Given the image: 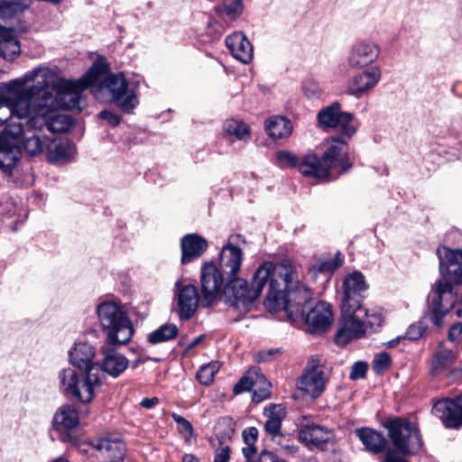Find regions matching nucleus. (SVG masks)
Returning <instances> with one entry per match:
<instances>
[{"label": "nucleus", "instance_id": "nucleus-41", "mask_svg": "<svg viewBox=\"0 0 462 462\" xmlns=\"http://www.w3.org/2000/svg\"><path fill=\"white\" fill-rule=\"evenodd\" d=\"M178 328L174 324H164L148 335V341L152 344H159L171 340L178 335Z\"/></svg>", "mask_w": 462, "mask_h": 462}, {"label": "nucleus", "instance_id": "nucleus-45", "mask_svg": "<svg viewBox=\"0 0 462 462\" xmlns=\"http://www.w3.org/2000/svg\"><path fill=\"white\" fill-rule=\"evenodd\" d=\"M218 362H211L202 365L197 374V378L200 383L204 385H210L213 383L215 374L219 370Z\"/></svg>", "mask_w": 462, "mask_h": 462}, {"label": "nucleus", "instance_id": "nucleus-62", "mask_svg": "<svg viewBox=\"0 0 462 462\" xmlns=\"http://www.w3.org/2000/svg\"><path fill=\"white\" fill-rule=\"evenodd\" d=\"M462 333V323L457 322L451 326L448 331V337L451 340H456Z\"/></svg>", "mask_w": 462, "mask_h": 462}, {"label": "nucleus", "instance_id": "nucleus-28", "mask_svg": "<svg viewBox=\"0 0 462 462\" xmlns=\"http://www.w3.org/2000/svg\"><path fill=\"white\" fill-rule=\"evenodd\" d=\"M76 155V147L68 139L54 138L49 140L46 156L49 162L65 164L71 162Z\"/></svg>", "mask_w": 462, "mask_h": 462}, {"label": "nucleus", "instance_id": "nucleus-26", "mask_svg": "<svg viewBox=\"0 0 462 462\" xmlns=\"http://www.w3.org/2000/svg\"><path fill=\"white\" fill-rule=\"evenodd\" d=\"M304 317L310 332L316 334L327 331L334 319L331 305L324 301L319 302Z\"/></svg>", "mask_w": 462, "mask_h": 462}, {"label": "nucleus", "instance_id": "nucleus-33", "mask_svg": "<svg viewBox=\"0 0 462 462\" xmlns=\"http://www.w3.org/2000/svg\"><path fill=\"white\" fill-rule=\"evenodd\" d=\"M299 171L305 177H312L319 180H325L329 175L322 156L318 157L313 153L306 154L301 158L299 164Z\"/></svg>", "mask_w": 462, "mask_h": 462}, {"label": "nucleus", "instance_id": "nucleus-59", "mask_svg": "<svg viewBox=\"0 0 462 462\" xmlns=\"http://www.w3.org/2000/svg\"><path fill=\"white\" fill-rule=\"evenodd\" d=\"M230 457V449L227 446L216 451L214 462H228Z\"/></svg>", "mask_w": 462, "mask_h": 462}, {"label": "nucleus", "instance_id": "nucleus-3", "mask_svg": "<svg viewBox=\"0 0 462 462\" xmlns=\"http://www.w3.org/2000/svg\"><path fill=\"white\" fill-rule=\"evenodd\" d=\"M59 79L54 69L38 67L23 77L0 83V102L14 103L16 113H25L36 97L55 90Z\"/></svg>", "mask_w": 462, "mask_h": 462}, {"label": "nucleus", "instance_id": "nucleus-23", "mask_svg": "<svg viewBox=\"0 0 462 462\" xmlns=\"http://www.w3.org/2000/svg\"><path fill=\"white\" fill-rule=\"evenodd\" d=\"M239 237V235L230 236L227 244L222 247L219 254L218 269L226 274L227 280L236 277L241 268L243 252L233 245L235 239Z\"/></svg>", "mask_w": 462, "mask_h": 462}, {"label": "nucleus", "instance_id": "nucleus-14", "mask_svg": "<svg viewBox=\"0 0 462 462\" xmlns=\"http://www.w3.org/2000/svg\"><path fill=\"white\" fill-rule=\"evenodd\" d=\"M82 451L86 462H122L125 456V445L118 439L100 438L91 440Z\"/></svg>", "mask_w": 462, "mask_h": 462}, {"label": "nucleus", "instance_id": "nucleus-5", "mask_svg": "<svg viewBox=\"0 0 462 462\" xmlns=\"http://www.w3.org/2000/svg\"><path fill=\"white\" fill-rule=\"evenodd\" d=\"M273 272V264L266 262L255 271L251 286L242 278L227 280L224 290L226 302L240 314L247 313L253 309L264 285L267 282L270 284Z\"/></svg>", "mask_w": 462, "mask_h": 462}, {"label": "nucleus", "instance_id": "nucleus-54", "mask_svg": "<svg viewBox=\"0 0 462 462\" xmlns=\"http://www.w3.org/2000/svg\"><path fill=\"white\" fill-rule=\"evenodd\" d=\"M368 365L365 362H356L351 368L349 378L351 380H358L365 377Z\"/></svg>", "mask_w": 462, "mask_h": 462}, {"label": "nucleus", "instance_id": "nucleus-47", "mask_svg": "<svg viewBox=\"0 0 462 462\" xmlns=\"http://www.w3.org/2000/svg\"><path fill=\"white\" fill-rule=\"evenodd\" d=\"M271 384L263 374V380H259L257 385L253 388L252 399L255 402H260L267 399L271 394Z\"/></svg>", "mask_w": 462, "mask_h": 462}, {"label": "nucleus", "instance_id": "nucleus-39", "mask_svg": "<svg viewBox=\"0 0 462 462\" xmlns=\"http://www.w3.org/2000/svg\"><path fill=\"white\" fill-rule=\"evenodd\" d=\"M224 131L226 134L234 136L239 141L247 142L251 136L249 126L236 119L226 120L224 124Z\"/></svg>", "mask_w": 462, "mask_h": 462}, {"label": "nucleus", "instance_id": "nucleus-2", "mask_svg": "<svg viewBox=\"0 0 462 462\" xmlns=\"http://www.w3.org/2000/svg\"><path fill=\"white\" fill-rule=\"evenodd\" d=\"M439 272L444 279L439 280L430 295L429 310L425 314L437 328L445 324V317L457 301L453 284H462V249L439 247Z\"/></svg>", "mask_w": 462, "mask_h": 462}, {"label": "nucleus", "instance_id": "nucleus-9", "mask_svg": "<svg viewBox=\"0 0 462 462\" xmlns=\"http://www.w3.org/2000/svg\"><path fill=\"white\" fill-rule=\"evenodd\" d=\"M40 100L35 99L31 106L26 107L25 113H17L23 125L32 129L42 131L44 127L51 133H64L69 130L72 125V118L64 114H60V109L50 111H39Z\"/></svg>", "mask_w": 462, "mask_h": 462}, {"label": "nucleus", "instance_id": "nucleus-51", "mask_svg": "<svg viewBox=\"0 0 462 462\" xmlns=\"http://www.w3.org/2000/svg\"><path fill=\"white\" fill-rule=\"evenodd\" d=\"M392 364L391 356L386 352L375 355L373 361V369L376 374H382L390 368Z\"/></svg>", "mask_w": 462, "mask_h": 462}, {"label": "nucleus", "instance_id": "nucleus-43", "mask_svg": "<svg viewBox=\"0 0 462 462\" xmlns=\"http://www.w3.org/2000/svg\"><path fill=\"white\" fill-rule=\"evenodd\" d=\"M19 42L12 36H0V56L5 60H14L20 54Z\"/></svg>", "mask_w": 462, "mask_h": 462}, {"label": "nucleus", "instance_id": "nucleus-20", "mask_svg": "<svg viewBox=\"0 0 462 462\" xmlns=\"http://www.w3.org/2000/svg\"><path fill=\"white\" fill-rule=\"evenodd\" d=\"M432 412L446 428L460 429L462 427V394L438 401L432 408Z\"/></svg>", "mask_w": 462, "mask_h": 462}, {"label": "nucleus", "instance_id": "nucleus-13", "mask_svg": "<svg viewBox=\"0 0 462 462\" xmlns=\"http://www.w3.org/2000/svg\"><path fill=\"white\" fill-rule=\"evenodd\" d=\"M227 279L213 263H206L200 272L201 306L210 307L215 301L224 297Z\"/></svg>", "mask_w": 462, "mask_h": 462}, {"label": "nucleus", "instance_id": "nucleus-15", "mask_svg": "<svg viewBox=\"0 0 462 462\" xmlns=\"http://www.w3.org/2000/svg\"><path fill=\"white\" fill-rule=\"evenodd\" d=\"M317 118L321 126L337 129L344 136L348 138L352 137L356 132V126L353 123V114L342 112L340 104L337 102L322 108L318 113Z\"/></svg>", "mask_w": 462, "mask_h": 462}, {"label": "nucleus", "instance_id": "nucleus-29", "mask_svg": "<svg viewBox=\"0 0 462 462\" xmlns=\"http://www.w3.org/2000/svg\"><path fill=\"white\" fill-rule=\"evenodd\" d=\"M79 423V415L77 408L73 404H63L55 412L52 420L55 430L65 433L68 439H71L70 431L78 427Z\"/></svg>", "mask_w": 462, "mask_h": 462}, {"label": "nucleus", "instance_id": "nucleus-32", "mask_svg": "<svg viewBox=\"0 0 462 462\" xmlns=\"http://www.w3.org/2000/svg\"><path fill=\"white\" fill-rule=\"evenodd\" d=\"M208 243L206 239L196 234L184 236L180 241L181 263H189L200 257L207 250Z\"/></svg>", "mask_w": 462, "mask_h": 462}, {"label": "nucleus", "instance_id": "nucleus-40", "mask_svg": "<svg viewBox=\"0 0 462 462\" xmlns=\"http://www.w3.org/2000/svg\"><path fill=\"white\" fill-rule=\"evenodd\" d=\"M259 380H263V374L258 368H252L234 386V393L239 394L243 392L251 391L257 385Z\"/></svg>", "mask_w": 462, "mask_h": 462}, {"label": "nucleus", "instance_id": "nucleus-37", "mask_svg": "<svg viewBox=\"0 0 462 462\" xmlns=\"http://www.w3.org/2000/svg\"><path fill=\"white\" fill-rule=\"evenodd\" d=\"M28 7L24 0H0V22H7Z\"/></svg>", "mask_w": 462, "mask_h": 462}, {"label": "nucleus", "instance_id": "nucleus-52", "mask_svg": "<svg viewBox=\"0 0 462 462\" xmlns=\"http://www.w3.org/2000/svg\"><path fill=\"white\" fill-rule=\"evenodd\" d=\"M302 90L304 96L309 99H318L322 95V89L319 84L315 80H307L303 83Z\"/></svg>", "mask_w": 462, "mask_h": 462}, {"label": "nucleus", "instance_id": "nucleus-22", "mask_svg": "<svg viewBox=\"0 0 462 462\" xmlns=\"http://www.w3.org/2000/svg\"><path fill=\"white\" fill-rule=\"evenodd\" d=\"M380 55V47L372 42H356L350 46L346 63L350 69H358L374 63Z\"/></svg>", "mask_w": 462, "mask_h": 462}, {"label": "nucleus", "instance_id": "nucleus-12", "mask_svg": "<svg viewBox=\"0 0 462 462\" xmlns=\"http://www.w3.org/2000/svg\"><path fill=\"white\" fill-rule=\"evenodd\" d=\"M23 123L19 121L9 124L0 133V170L10 174L21 156V135L23 134Z\"/></svg>", "mask_w": 462, "mask_h": 462}, {"label": "nucleus", "instance_id": "nucleus-30", "mask_svg": "<svg viewBox=\"0 0 462 462\" xmlns=\"http://www.w3.org/2000/svg\"><path fill=\"white\" fill-rule=\"evenodd\" d=\"M226 45L233 57L243 64H248L254 57V48L244 32H235L226 38Z\"/></svg>", "mask_w": 462, "mask_h": 462}, {"label": "nucleus", "instance_id": "nucleus-56", "mask_svg": "<svg viewBox=\"0 0 462 462\" xmlns=\"http://www.w3.org/2000/svg\"><path fill=\"white\" fill-rule=\"evenodd\" d=\"M280 354L279 349H263L255 354L254 359L258 363L272 361Z\"/></svg>", "mask_w": 462, "mask_h": 462}, {"label": "nucleus", "instance_id": "nucleus-16", "mask_svg": "<svg viewBox=\"0 0 462 462\" xmlns=\"http://www.w3.org/2000/svg\"><path fill=\"white\" fill-rule=\"evenodd\" d=\"M175 311L180 320L190 319L197 312L201 300L195 285L177 281L174 286Z\"/></svg>", "mask_w": 462, "mask_h": 462}, {"label": "nucleus", "instance_id": "nucleus-27", "mask_svg": "<svg viewBox=\"0 0 462 462\" xmlns=\"http://www.w3.org/2000/svg\"><path fill=\"white\" fill-rule=\"evenodd\" d=\"M101 352L104 356L103 361L99 363L97 373L101 377L103 373H106L114 378L118 377L128 366V360L122 354L111 347L102 346Z\"/></svg>", "mask_w": 462, "mask_h": 462}, {"label": "nucleus", "instance_id": "nucleus-50", "mask_svg": "<svg viewBox=\"0 0 462 462\" xmlns=\"http://www.w3.org/2000/svg\"><path fill=\"white\" fill-rule=\"evenodd\" d=\"M276 160L279 163V166L282 168L296 167V166L299 167V164L300 162V161L295 154H293L288 151L277 152H276Z\"/></svg>", "mask_w": 462, "mask_h": 462}, {"label": "nucleus", "instance_id": "nucleus-7", "mask_svg": "<svg viewBox=\"0 0 462 462\" xmlns=\"http://www.w3.org/2000/svg\"><path fill=\"white\" fill-rule=\"evenodd\" d=\"M97 314L108 344H126L132 338L134 328L121 305L114 300H103L97 307Z\"/></svg>", "mask_w": 462, "mask_h": 462}, {"label": "nucleus", "instance_id": "nucleus-64", "mask_svg": "<svg viewBox=\"0 0 462 462\" xmlns=\"http://www.w3.org/2000/svg\"><path fill=\"white\" fill-rule=\"evenodd\" d=\"M158 403H159V399L157 397H152V398L143 399L140 405L145 409H152Z\"/></svg>", "mask_w": 462, "mask_h": 462}, {"label": "nucleus", "instance_id": "nucleus-36", "mask_svg": "<svg viewBox=\"0 0 462 462\" xmlns=\"http://www.w3.org/2000/svg\"><path fill=\"white\" fill-rule=\"evenodd\" d=\"M264 413L268 417L264 424L265 430L273 435L277 434L285 413L284 409L281 405L271 404L265 408Z\"/></svg>", "mask_w": 462, "mask_h": 462}, {"label": "nucleus", "instance_id": "nucleus-10", "mask_svg": "<svg viewBox=\"0 0 462 462\" xmlns=\"http://www.w3.org/2000/svg\"><path fill=\"white\" fill-rule=\"evenodd\" d=\"M388 436L396 451L415 455L422 446L417 426L405 419L397 418L387 423Z\"/></svg>", "mask_w": 462, "mask_h": 462}, {"label": "nucleus", "instance_id": "nucleus-1", "mask_svg": "<svg viewBox=\"0 0 462 462\" xmlns=\"http://www.w3.org/2000/svg\"><path fill=\"white\" fill-rule=\"evenodd\" d=\"M312 300L311 291L300 283L298 273L289 261L273 264L264 306L269 311L283 310L291 320L304 318L305 309Z\"/></svg>", "mask_w": 462, "mask_h": 462}, {"label": "nucleus", "instance_id": "nucleus-49", "mask_svg": "<svg viewBox=\"0 0 462 462\" xmlns=\"http://www.w3.org/2000/svg\"><path fill=\"white\" fill-rule=\"evenodd\" d=\"M223 11L231 19H236L243 13V0H223Z\"/></svg>", "mask_w": 462, "mask_h": 462}, {"label": "nucleus", "instance_id": "nucleus-55", "mask_svg": "<svg viewBox=\"0 0 462 462\" xmlns=\"http://www.w3.org/2000/svg\"><path fill=\"white\" fill-rule=\"evenodd\" d=\"M3 109H6L7 112L10 114V124H15L19 121H21L20 116H18V114L14 111V103H3L0 102V111ZM8 120L7 117L0 116V125H4L5 122Z\"/></svg>", "mask_w": 462, "mask_h": 462}, {"label": "nucleus", "instance_id": "nucleus-42", "mask_svg": "<svg viewBox=\"0 0 462 462\" xmlns=\"http://www.w3.org/2000/svg\"><path fill=\"white\" fill-rule=\"evenodd\" d=\"M48 143L49 140L47 138H43L39 133H34L24 138L23 148L29 155L35 156L44 151L46 152Z\"/></svg>", "mask_w": 462, "mask_h": 462}, {"label": "nucleus", "instance_id": "nucleus-31", "mask_svg": "<svg viewBox=\"0 0 462 462\" xmlns=\"http://www.w3.org/2000/svg\"><path fill=\"white\" fill-rule=\"evenodd\" d=\"M69 356L70 364L86 373L93 367L96 371L97 370V367L99 366V362L93 363L95 350L92 345L88 342L79 341L75 343Z\"/></svg>", "mask_w": 462, "mask_h": 462}, {"label": "nucleus", "instance_id": "nucleus-44", "mask_svg": "<svg viewBox=\"0 0 462 462\" xmlns=\"http://www.w3.org/2000/svg\"><path fill=\"white\" fill-rule=\"evenodd\" d=\"M366 329L370 328L372 330H375L380 328L383 322V317L381 310L379 309H364L361 312Z\"/></svg>", "mask_w": 462, "mask_h": 462}, {"label": "nucleus", "instance_id": "nucleus-11", "mask_svg": "<svg viewBox=\"0 0 462 462\" xmlns=\"http://www.w3.org/2000/svg\"><path fill=\"white\" fill-rule=\"evenodd\" d=\"M330 375V368L320 358L311 357L299 378L298 389L311 399H317L325 392Z\"/></svg>", "mask_w": 462, "mask_h": 462}, {"label": "nucleus", "instance_id": "nucleus-17", "mask_svg": "<svg viewBox=\"0 0 462 462\" xmlns=\"http://www.w3.org/2000/svg\"><path fill=\"white\" fill-rule=\"evenodd\" d=\"M350 309L348 313L341 307V327L336 334V342L337 345H346L353 338L363 337L366 332L365 324L361 315L363 307L359 309Z\"/></svg>", "mask_w": 462, "mask_h": 462}, {"label": "nucleus", "instance_id": "nucleus-18", "mask_svg": "<svg viewBox=\"0 0 462 462\" xmlns=\"http://www.w3.org/2000/svg\"><path fill=\"white\" fill-rule=\"evenodd\" d=\"M367 290L365 276L358 271L346 275L343 281L341 307L349 313L350 308L362 307L363 293Z\"/></svg>", "mask_w": 462, "mask_h": 462}, {"label": "nucleus", "instance_id": "nucleus-48", "mask_svg": "<svg viewBox=\"0 0 462 462\" xmlns=\"http://www.w3.org/2000/svg\"><path fill=\"white\" fill-rule=\"evenodd\" d=\"M171 417L178 424L179 432L183 436L186 441H189L194 435V430L191 423L177 413H172Z\"/></svg>", "mask_w": 462, "mask_h": 462}, {"label": "nucleus", "instance_id": "nucleus-19", "mask_svg": "<svg viewBox=\"0 0 462 462\" xmlns=\"http://www.w3.org/2000/svg\"><path fill=\"white\" fill-rule=\"evenodd\" d=\"M432 412L446 428L460 429L462 427V394L438 401L432 408Z\"/></svg>", "mask_w": 462, "mask_h": 462}, {"label": "nucleus", "instance_id": "nucleus-21", "mask_svg": "<svg viewBox=\"0 0 462 462\" xmlns=\"http://www.w3.org/2000/svg\"><path fill=\"white\" fill-rule=\"evenodd\" d=\"M347 150V143L339 137L333 138L328 143L322 158L329 172L331 170H335L339 173H344L352 168Z\"/></svg>", "mask_w": 462, "mask_h": 462}, {"label": "nucleus", "instance_id": "nucleus-61", "mask_svg": "<svg viewBox=\"0 0 462 462\" xmlns=\"http://www.w3.org/2000/svg\"><path fill=\"white\" fill-rule=\"evenodd\" d=\"M383 462H407V461L403 458L402 453H400V452L396 453L393 450L388 449L385 453V457H384Z\"/></svg>", "mask_w": 462, "mask_h": 462}, {"label": "nucleus", "instance_id": "nucleus-8", "mask_svg": "<svg viewBox=\"0 0 462 462\" xmlns=\"http://www.w3.org/2000/svg\"><path fill=\"white\" fill-rule=\"evenodd\" d=\"M59 381L60 388L65 395L83 403L90 402L102 384V379L95 373L94 367L86 374L72 367L64 368L59 373Z\"/></svg>", "mask_w": 462, "mask_h": 462}, {"label": "nucleus", "instance_id": "nucleus-35", "mask_svg": "<svg viewBox=\"0 0 462 462\" xmlns=\"http://www.w3.org/2000/svg\"><path fill=\"white\" fill-rule=\"evenodd\" d=\"M265 130L273 139L287 137L291 134V124L283 116H272L265 121Z\"/></svg>", "mask_w": 462, "mask_h": 462}, {"label": "nucleus", "instance_id": "nucleus-34", "mask_svg": "<svg viewBox=\"0 0 462 462\" xmlns=\"http://www.w3.org/2000/svg\"><path fill=\"white\" fill-rule=\"evenodd\" d=\"M355 433L368 451L377 454L383 449L385 439L379 432L364 428L356 430Z\"/></svg>", "mask_w": 462, "mask_h": 462}, {"label": "nucleus", "instance_id": "nucleus-6", "mask_svg": "<svg viewBox=\"0 0 462 462\" xmlns=\"http://www.w3.org/2000/svg\"><path fill=\"white\" fill-rule=\"evenodd\" d=\"M101 74L93 89L95 98L102 103H116L125 113H131L138 105L135 91L130 88L123 73Z\"/></svg>", "mask_w": 462, "mask_h": 462}, {"label": "nucleus", "instance_id": "nucleus-57", "mask_svg": "<svg viewBox=\"0 0 462 462\" xmlns=\"http://www.w3.org/2000/svg\"><path fill=\"white\" fill-rule=\"evenodd\" d=\"M98 117L102 120H106L112 126H116L120 123V117L108 110L99 112Z\"/></svg>", "mask_w": 462, "mask_h": 462}, {"label": "nucleus", "instance_id": "nucleus-63", "mask_svg": "<svg viewBox=\"0 0 462 462\" xmlns=\"http://www.w3.org/2000/svg\"><path fill=\"white\" fill-rule=\"evenodd\" d=\"M242 452L246 457L247 461L252 462L254 457L255 456L256 448L254 444L245 445V447L242 448Z\"/></svg>", "mask_w": 462, "mask_h": 462}, {"label": "nucleus", "instance_id": "nucleus-53", "mask_svg": "<svg viewBox=\"0 0 462 462\" xmlns=\"http://www.w3.org/2000/svg\"><path fill=\"white\" fill-rule=\"evenodd\" d=\"M426 330V326L422 323H415L411 325L405 333L404 337L409 340H417L422 337Z\"/></svg>", "mask_w": 462, "mask_h": 462}, {"label": "nucleus", "instance_id": "nucleus-4", "mask_svg": "<svg viewBox=\"0 0 462 462\" xmlns=\"http://www.w3.org/2000/svg\"><path fill=\"white\" fill-rule=\"evenodd\" d=\"M106 69V63L102 60H96L88 70L78 80L60 79L55 85V90L46 91L36 97L40 100L39 111L51 109H80L82 91L93 86Z\"/></svg>", "mask_w": 462, "mask_h": 462}, {"label": "nucleus", "instance_id": "nucleus-25", "mask_svg": "<svg viewBox=\"0 0 462 462\" xmlns=\"http://www.w3.org/2000/svg\"><path fill=\"white\" fill-rule=\"evenodd\" d=\"M380 79L381 69L378 67H372L349 79L347 92L356 97H361L371 91L378 84Z\"/></svg>", "mask_w": 462, "mask_h": 462}, {"label": "nucleus", "instance_id": "nucleus-60", "mask_svg": "<svg viewBox=\"0 0 462 462\" xmlns=\"http://www.w3.org/2000/svg\"><path fill=\"white\" fill-rule=\"evenodd\" d=\"M258 461L259 462H286L285 460L279 458L273 453L267 451V450H263L260 453Z\"/></svg>", "mask_w": 462, "mask_h": 462}, {"label": "nucleus", "instance_id": "nucleus-24", "mask_svg": "<svg viewBox=\"0 0 462 462\" xmlns=\"http://www.w3.org/2000/svg\"><path fill=\"white\" fill-rule=\"evenodd\" d=\"M299 440L309 448H323L332 438V432L327 428L310 422L307 417L300 421Z\"/></svg>", "mask_w": 462, "mask_h": 462}, {"label": "nucleus", "instance_id": "nucleus-38", "mask_svg": "<svg viewBox=\"0 0 462 462\" xmlns=\"http://www.w3.org/2000/svg\"><path fill=\"white\" fill-rule=\"evenodd\" d=\"M456 360V354L447 348L439 350L432 360L431 372L434 374H439L443 371L448 369Z\"/></svg>", "mask_w": 462, "mask_h": 462}, {"label": "nucleus", "instance_id": "nucleus-58", "mask_svg": "<svg viewBox=\"0 0 462 462\" xmlns=\"http://www.w3.org/2000/svg\"><path fill=\"white\" fill-rule=\"evenodd\" d=\"M258 436V430L254 427L247 428L243 432V438L245 445H251L254 444L257 439Z\"/></svg>", "mask_w": 462, "mask_h": 462}, {"label": "nucleus", "instance_id": "nucleus-46", "mask_svg": "<svg viewBox=\"0 0 462 462\" xmlns=\"http://www.w3.org/2000/svg\"><path fill=\"white\" fill-rule=\"evenodd\" d=\"M342 263L343 261L340 258V254H337L336 257L333 259L319 262L311 267L310 271L314 273H333L342 264Z\"/></svg>", "mask_w": 462, "mask_h": 462}]
</instances>
